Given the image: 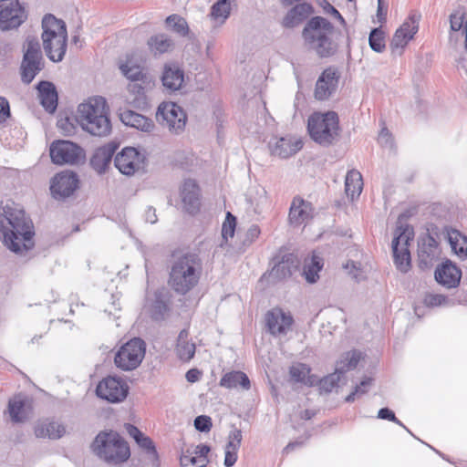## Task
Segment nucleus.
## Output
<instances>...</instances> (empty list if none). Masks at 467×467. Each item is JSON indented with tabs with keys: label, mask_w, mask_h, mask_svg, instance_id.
<instances>
[{
	"label": "nucleus",
	"mask_w": 467,
	"mask_h": 467,
	"mask_svg": "<svg viewBox=\"0 0 467 467\" xmlns=\"http://www.w3.org/2000/svg\"><path fill=\"white\" fill-rule=\"evenodd\" d=\"M34 433L36 438L58 440L66 433V427L58 421L46 419L35 424Z\"/></svg>",
	"instance_id": "27"
},
{
	"label": "nucleus",
	"mask_w": 467,
	"mask_h": 467,
	"mask_svg": "<svg viewBox=\"0 0 467 467\" xmlns=\"http://www.w3.org/2000/svg\"><path fill=\"white\" fill-rule=\"evenodd\" d=\"M10 116L9 102L4 97H0V124L4 123Z\"/></svg>",
	"instance_id": "57"
},
{
	"label": "nucleus",
	"mask_w": 467,
	"mask_h": 467,
	"mask_svg": "<svg viewBox=\"0 0 467 467\" xmlns=\"http://www.w3.org/2000/svg\"><path fill=\"white\" fill-rule=\"evenodd\" d=\"M180 462L182 467H205L208 460L204 457H197L187 450L181 456Z\"/></svg>",
	"instance_id": "47"
},
{
	"label": "nucleus",
	"mask_w": 467,
	"mask_h": 467,
	"mask_svg": "<svg viewBox=\"0 0 467 467\" xmlns=\"http://www.w3.org/2000/svg\"><path fill=\"white\" fill-rule=\"evenodd\" d=\"M167 26L180 36H186L189 31L188 24L184 18L178 15H171L166 18Z\"/></svg>",
	"instance_id": "46"
},
{
	"label": "nucleus",
	"mask_w": 467,
	"mask_h": 467,
	"mask_svg": "<svg viewBox=\"0 0 467 467\" xmlns=\"http://www.w3.org/2000/svg\"><path fill=\"white\" fill-rule=\"evenodd\" d=\"M371 385V379L367 378L363 379L359 385L356 386L355 389L346 397L347 402H353L357 396L365 394Z\"/></svg>",
	"instance_id": "52"
},
{
	"label": "nucleus",
	"mask_w": 467,
	"mask_h": 467,
	"mask_svg": "<svg viewBox=\"0 0 467 467\" xmlns=\"http://www.w3.org/2000/svg\"><path fill=\"white\" fill-rule=\"evenodd\" d=\"M42 42L47 57L53 62H60L67 51V31L63 20L48 14L42 19Z\"/></svg>",
	"instance_id": "4"
},
{
	"label": "nucleus",
	"mask_w": 467,
	"mask_h": 467,
	"mask_svg": "<svg viewBox=\"0 0 467 467\" xmlns=\"http://www.w3.org/2000/svg\"><path fill=\"white\" fill-rule=\"evenodd\" d=\"M136 443L148 454L149 459L153 462L158 461V452L151 439L142 434L137 439Z\"/></svg>",
	"instance_id": "49"
},
{
	"label": "nucleus",
	"mask_w": 467,
	"mask_h": 467,
	"mask_svg": "<svg viewBox=\"0 0 467 467\" xmlns=\"http://www.w3.org/2000/svg\"><path fill=\"white\" fill-rule=\"evenodd\" d=\"M161 81L166 89L170 91L179 90L184 81L183 71L177 66L167 65L164 67Z\"/></svg>",
	"instance_id": "31"
},
{
	"label": "nucleus",
	"mask_w": 467,
	"mask_h": 467,
	"mask_svg": "<svg viewBox=\"0 0 467 467\" xmlns=\"http://www.w3.org/2000/svg\"><path fill=\"white\" fill-rule=\"evenodd\" d=\"M57 125L59 129H61L65 132L66 135L69 136L75 132V127L70 122L68 118L60 119L57 121Z\"/></svg>",
	"instance_id": "58"
},
{
	"label": "nucleus",
	"mask_w": 467,
	"mask_h": 467,
	"mask_svg": "<svg viewBox=\"0 0 467 467\" xmlns=\"http://www.w3.org/2000/svg\"><path fill=\"white\" fill-rule=\"evenodd\" d=\"M338 75L331 67L325 69L317 80L315 88V98L317 100L327 99L337 89Z\"/></svg>",
	"instance_id": "19"
},
{
	"label": "nucleus",
	"mask_w": 467,
	"mask_h": 467,
	"mask_svg": "<svg viewBox=\"0 0 467 467\" xmlns=\"http://www.w3.org/2000/svg\"><path fill=\"white\" fill-rule=\"evenodd\" d=\"M116 150L117 145L113 142L107 143L98 148L90 160L92 167L99 173L105 171Z\"/></svg>",
	"instance_id": "29"
},
{
	"label": "nucleus",
	"mask_w": 467,
	"mask_h": 467,
	"mask_svg": "<svg viewBox=\"0 0 467 467\" xmlns=\"http://www.w3.org/2000/svg\"><path fill=\"white\" fill-rule=\"evenodd\" d=\"M449 42L456 46L464 36V47L467 52V11L464 5H459L449 16Z\"/></svg>",
	"instance_id": "17"
},
{
	"label": "nucleus",
	"mask_w": 467,
	"mask_h": 467,
	"mask_svg": "<svg viewBox=\"0 0 467 467\" xmlns=\"http://www.w3.org/2000/svg\"><path fill=\"white\" fill-rule=\"evenodd\" d=\"M312 13V6L306 3L298 4L289 10L283 19L285 27H294L303 22Z\"/></svg>",
	"instance_id": "33"
},
{
	"label": "nucleus",
	"mask_w": 467,
	"mask_h": 467,
	"mask_svg": "<svg viewBox=\"0 0 467 467\" xmlns=\"http://www.w3.org/2000/svg\"><path fill=\"white\" fill-rule=\"evenodd\" d=\"M50 157L55 164H78L84 158L83 150L68 140H57L50 146Z\"/></svg>",
	"instance_id": "12"
},
{
	"label": "nucleus",
	"mask_w": 467,
	"mask_h": 467,
	"mask_svg": "<svg viewBox=\"0 0 467 467\" xmlns=\"http://www.w3.org/2000/svg\"><path fill=\"white\" fill-rule=\"evenodd\" d=\"M156 119L163 128L173 134H180L185 129L186 114L176 103H161L158 108Z\"/></svg>",
	"instance_id": "11"
},
{
	"label": "nucleus",
	"mask_w": 467,
	"mask_h": 467,
	"mask_svg": "<svg viewBox=\"0 0 467 467\" xmlns=\"http://www.w3.org/2000/svg\"><path fill=\"white\" fill-rule=\"evenodd\" d=\"M340 378L341 377L337 373L334 372L320 380L317 379V382H319L320 389L325 392L332 391V389L339 382Z\"/></svg>",
	"instance_id": "50"
},
{
	"label": "nucleus",
	"mask_w": 467,
	"mask_h": 467,
	"mask_svg": "<svg viewBox=\"0 0 467 467\" xmlns=\"http://www.w3.org/2000/svg\"><path fill=\"white\" fill-rule=\"evenodd\" d=\"M413 237V228L404 221L403 215H400L397 221L391 246L394 263L397 268L403 273H407L410 268L409 245Z\"/></svg>",
	"instance_id": "8"
},
{
	"label": "nucleus",
	"mask_w": 467,
	"mask_h": 467,
	"mask_svg": "<svg viewBox=\"0 0 467 467\" xmlns=\"http://www.w3.org/2000/svg\"><path fill=\"white\" fill-rule=\"evenodd\" d=\"M126 430L128 433L135 440V441L143 434L137 427L131 424H128Z\"/></svg>",
	"instance_id": "63"
},
{
	"label": "nucleus",
	"mask_w": 467,
	"mask_h": 467,
	"mask_svg": "<svg viewBox=\"0 0 467 467\" xmlns=\"http://www.w3.org/2000/svg\"><path fill=\"white\" fill-rule=\"evenodd\" d=\"M169 296L164 289L154 293V297L150 305V317L155 320H161L168 312Z\"/></svg>",
	"instance_id": "34"
},
{
	"label": "nucleus",
	"mask_w": 467,
	"mask_h": 467,
	"mask_svg": "<svg viewBox=\"0 0 467 467\" xmlns=\"http://www.w3.org/2000/svg\"><path fill=\"white\" fill-rule=\"evenodd\" d=\"M235 230V218L230 213H227L226 220L222 226V237L227 242L228 238H232Z\"/></svg>",
	"instance_id": "51"
},
{
	"label": "nucleus",
	"mask_w": 467,
	"mask_h": 467,
	"mask_svg": "<svg viewBox=\"0 0 467 467\" xmlns=\"http://www.w3.org/2000/svg\"><path fill=\"white\" fill-rule=\"evenodd\" d=\"M44 67L40 45L36 37L28 36L26 40L25 52L21 63V79L29 84Z\"/></svg>",
	"instance_id": "9"
},
{
	"label": "nucleus",
	"mask_w": 467,
	"mask_h": 467,
	"mask_svg": "<svg viewBox=\"0 0 467 467\" xmlns=\"http://www.w3.org/2000/svg\"><path fill=\"white\" fill-rule=\"evenodd\" d=\"M418 255L421 268L430 267L440 255L437 241L430 234L423 236L419 242Z\"/></svg>",
	"instance_id": "22"
},
{
	"label": "nucleus",
	"mask_w": 467,
	"mask_h": 467,
	"mask_svg": "<svg viewBox=\"0 0 467 467\" xmlns=\"http://www.w3.org/2000/svg\"><path fill=\"white\" fill-rule=\"evenodd\" d=\"M0 233L4 245L16 254H22L34 246L33 223L18 206L4 208L0 216Z\"/></svg>",
	"instance_id": "1"
},
{
	"label": "nucleus",
	"mask_w": 467,
	"mask_h": 467,
	"mask_svg": "<svg viewBox=\"0 0 467 467\" xmlns=\"http://www.w3.org/2000/svg\"><path fill=\"white\" fill-rule=\"evenodd\" d=\"M41 105L45 109L53 113L57 107V93L56 87L49 81H40L36 87Z\"/></svg>",
	"instance_id": "30"
},
{
	"label": "nucleus",
	"mask_w": 467,
	"mask_h": 467,
	"mask_svg": "<svg viewBox=\"0 0 467 467\" xmlns=\"http://www.w3.org/2000/svg\"><path fill=\"white\" fill-rule=\"evenodd\" d=\"M313 216V207L309 202L295 197L290 206L289 222L294 225L306 223Z\"/></svg>",
	"instance_id": "26"
},
{
	"label": "nucleus",
	"mask_w": 467,
	"mask_h": 467,
	"mask_svg": "<svg viewBox=\"0 0 467 467\" xmlns=\"http://www.w3.org/2000/svg\"><path fill=\"white\" fill-rule=\"evenodd\" d=\"M359 359H360L359 352H358L356 350L346 352L337 361L335 372L337 373L341 377L347 371L354 369L357 367Z\"/></svg>",
	"instance_id": "42"
},
{
	"label": "nucleus",
	"mask_w": 467,
	"mask_h": 467,
	"mask_svg": "<svg viewBox=\"0 0 467 467\" xmlns=\"http://www.w3.org/2000/svg\"><path fill=\"white\" fill-rule=\"evenodd\" d=\"M212 420L209 416L201 415L195 418L194 427L202 432H207L212 428Z\"/></svg>",
	"instance_id": "54"
},
{
	"label": "nucleus",
	"mask_w": 467,
	"mask_h": 467,
	"mask_svg": "<svg viewBox=\"0 0 467 467\" xmlns=\"http://www.w3.org/2000/svg\"><path fill=\"white\" fill-rule=\"evenodd\" d=\"M145 157L135 148L123 149L115 157V167L125 175H133L144 168Z\"/></svg>",
	"instance_id": "16"
},
{
	"label": "nucleus",
	"mask_w": 467,
	"mask_h": 467,
	"mask_svg": "<svg viewBox=\"0 0 467 467\" xmlns=\"http://www.w3.org/2000/svg\"><path fill=\"white\" fill-rule=\"evenodd\" d=\"M446 296L439 294H427L424 296V304L427 306H441L446 303Z\"/></svg>",
	"instance_id": "53"
},
{
	"label": "nucleus",
	"mask_w": 467,
	"mask_h": 467,
	"mask_svg": "<svg viewBox=\"0 0 467 467\" xmlns=\"http://www.w3.org/2000/svg\"><path fill=\"white\" fill-rule=\"evenodd\" d=\"M220 386L225 389H237L240 387L244 390H248L251 384L249 378L243 371H231L222 377Z\"/></svg>",
	"instance_id": "35"
},
{
	"label": "nucleus",
	"mask_w": 467,
	"mask_h": 467,
	"mask_svg": "<svg viewBox=\"0 0 467 467\" xmlns=\"http://www.w3.org/2000/svg\"><path fill=\"white\" fill-rule=\"evenodd\" d=\"M231 13V0H218L211 7L210 17L218 25H223Z\"/></svg>",
	"instance_id": "44"
},
{
	"label": "nucleus",
	"mask_w": 467,
	"mask_h": 467,
	"mask_svg": "<svg viewBox=\"0 0 467 467\" xmlns=\"http://www.w3.org/2000/svg\"><path fill=\"white\" fill-rule=\"evenodd\" d=\"M307 130L313 140L329 145L338 133V117L336 112H315L308 118Z\"/></svg>",
	"instance_id": "7"
},
{
	"label": "nucleus",
	"mask_w": 467,
	"mask_h": 467,
	"mask_svg": "<svg viewBox=\"0 0 467 467\" xmlns=\"http://www.w3.org/2000/svg\"><path fill=\"white\" fill-rule=\"evenodd\" d=\"M31 411V400L26 395L18 394L9 400L8 414L12 421H26L30 417Z\"/></svg>",
	"instance_id": "23"
},
{
	"label": "nucleus",
	"mask_w": 467,
	"mask_h": 467,
	"mask_svg": "<svg viewBox=\"0 0 467 467\" xmlns=\"http://www.w3.org/2000/svg\"><path fill=\"white\" fill-rule=\"evenodd\" d=\"M176 353L182 361L191 360L195 354V344L190 340L187 329H182L178 336Z\"/></svg>",
	"instance_id": "36"
},
{
	"label": "nucleus",
	"mask_w": 467,
	"mask_h": 467,
	"mask_svg": "<svg viewBox=\"0 0 467 467\" xmlns=\"http://www.w3.org/2000/svg\"><path fill=\"white\" fill-rule=\"evenodd\" d=\"M420 15L417 13L410 14L403 24L396 30L390 42L392 53L401 55L408 43L413 39L419 30V22Z\"/></svg>",
	"instance_id": "13"
},
{
	"label": "nucleus",
	"mask_w": 467,
	"mask_h": 467,
	"mask_svg": "<svg viewBox=\"0 0 467 467\" xmlns=\"http://www.w3.org/2000/svg\"><path fill=\"white\" fill-rule=\"evenodd\" d=\"M129 387L127 383L117 377H107L97 386L98 397L111 403H118L124 400L128 395Z\"/></svg>",
	"instance_id": "15"
},
{
	"label": "nucleus",
	"mask_w": 467,
	"mask_h": 467,
	"mask_svg": "<svg viewBox=\"0 0 467 467\" xmlns=\"http://www.w3.org/2000/svg\"><path fill=\"white\" fill-rule=\"evenodd\" d=\"M291 379L307 386H313L317 383V378L310 375V368L306 364L297 363L291 366L289 369Z\"/></svg>",
	"instance_id": "39"
},
{
	"label": "nucleus",
	"mask_w": 467,
	"mask_h": 467,
	"mask_svg": "<svg viewBox=\"0 0 467 467\" xmlns=\"http://www.w3.org/2000/svg\"><path fill=\"white\" fill-rule=\"evenodd\" d=\"M148 46L150 52L156 56L171 51L173 47V42L167 35L158 34L150 37Z\"/></svg>",
	"instance_id": "41"
},
{
	"label": "nucleus",
	"mask_w": 467,
	"mask_h": 467,
	"mask_svg": "<svg viewBox=\"0 0 467 467\" xmlns=\"http://www.w3.org/2000/svg\"><path fill=\"white\" fill-rule=\"evenodd\" d=\"M368 44L370 48L377 53H381L385 50V34L381 28L378 27L371 30L368 36Z\"/></svg>",
	"instance_id": "45"
},
{
	"label": "nucleus",
	"mask_w": 467,
	"mask_h": 467,
	"mask_svg": "<svg viewBox=\"0 0 467 467\" xmlns=\"http://www.w3.org/2000/svg\"><path fill=\"white\" fill-rule=\"evenodd\" d=\"M302 147V140L292 136L275 138L269 142L271 154L283 159L296 154Z\"/></svg>",
	"instance_id": "20"
},
{
	"label": "nucleus",
	"mask_w": 467,
	"mask_h": 467,
	"mask_svg": "<svg viewBox=\"0 0 467 467\" xmlns=\"http://www.w3.org/2000/svg\"><path fill=\"white\" fill-rule=\"evenodd\" d=\"M388 5L385 3V0H378V10L377 16L379 20L385 19L387 16Z\"/></svg>",
	"instance_id": "62"
},
{
	"label": "nucleus",
	"mask_w": 467,
	"mask_h": 467,
	"mask_svg": "<svg viewBox=\"0 0 467 467\" xmlns=\"http://www.w3.org/2000/svg\"><path fill=\"white\" fill-rule=\"evenodd\" d=\"M145 352V342L139 337H134L124 344L116 353L115 364L122 370H133L142 362Z\"/></svg>",
	"instance_id": "10"
},
{
	"label": "nucleus",
	"mask_w": 467,
	"mask_h": 467,
	"mask_svg": "<svg viewBox=\"0 0 467 467\" xmlns=\"http://www.w3.org/2000/svg\"><path fill=\"white\" fill-rule=\"evenodd\" d=\"M121 73L129 79L132 81L140 80L142 78L141 67L133 64L131 61H126L124 64L119 66Z\"/></svg>",
	"instance_id": "48"
},
{
	"label": "nucleus",
	"mask_w": 467,
	"mask_h": 467,
	"mask_svg": "<svg viewBox=\"0 0 467 467\" xmlns=\"http://www.w3.org/2000/svg\"><path fill=\"white\" fill-rule=\"evenodd\" d=\"M334 27L324 17L311 18L303 30V37L308 47L319 57L332 56L336 51V45L331 40Z\"/></svg>",
	"instance_id": "5"
},
{
	"label": "nucleus",
	"mask_w": 467,
	"mask_h": 467,
	"mask_svg": "<svg viewBox=\"0 0 467 467\" xmlns=\"http://www.w3.org/2000/svg\"><path fill=\"white\" fill-rule=\"evenodd\" d=\"M260 233V228L257 225H252L246 233L245 242H247L248 244H251L255 239L258 238Z\"/></svg>",
	"instance_id": "60"
},
{
	"label": "nucleus",
	"mask_w": 467,
	"mask_h": 467,
	"mask_svg": "<svg viewBox=\"0 0 467 467\" xmlns=\"http://www.w3.org/2000/svg\"><path fill=\"white\" fill-rule=\"evenodd\" d=\"M181 197L185 210L194 213L200 206V191L194 180L187 179L181 188Z\"/></svg>",
	"instance_id": "25"
},
{
	"label": "nucleus",
	"mask_w": 467,
	"mask_h": 467,
	"mask_svg": "<svg viewBox=\"0 0 467 467\" xmlns=\"http://www.w3.org/2000/svg\"><path fill=\"white\" fill-rule=\"evenodd\" d=\"M202 260L197 253L186 252L173 258L169 274V285L179 295H186L200 281Z\"/></svg>",
	"instance_id": "2"
},
{
	"label": "nucleus",
	"mask_w": 467,
	"mask_h": 467,
	"mask_svg": "<svg viewBox=\"0 0 467 467\" xmlns=\"http://www.w3.org/2000/svg\"><path fill=\"white\" fill-rule=\"evenodd\" d=\"M93 452L110 465H119L130 456V447L116 432H100L92 442Z\"/></svg>",
	"instance_id": "6"
},
{
	"label": "nucleus",
	"mask_w": 467,
	"mask_h": 467,
	"mask_svg": "<svg viewBox=\"0 0 467 467\" xmlns=\"http://www.w3.org/2000/svg\"><path fill=\"white\" fill-rule=\"evenodd\" d=\"M461 270L451 261H446L435 270V279L441 285L447 288L456 287L461 281Z\"/></svg>",
	"instance_id": "24"
},
{
	"label": "nucleus",
	"mask_w": 467,
	"mask_h": 467,
	"mask_svg": "<svg viewBox=\"0 0 467 467\" xmlns=\"http://www.w3.org/2000/svg\"><path fill=\"white\" fill-rule=\"evenodd\" d=\"M293 318L281 309L275 308L266 314V325L270 333L275 337L286 335L291 329Z\"/></svg>",
	"instance_id": "21"
},
{
	"label": "nucleus",
	"mask_w": 467,
	"mask_h": 467,
	"mask_svg": "<svg viewBox=\"0 0 467 467\" xmlns=\"http://www.w3.org/2000/svg\"><path fill=\"white\" fill-rule=\"evenodd\" d=\"M241 441L242 431L238 429L231 431L224 450V465L226 467H232L236 462Z\"/></svg>",
	"instance_id": "32"
},
{
	"label": "nucleus",
	"mask_w": 467,
	"mask_h": 467,
	"mask_svg": "<svg viewBox=\"0 0 467 467\" xmlns=\"http://www.w3.org/2000/svg\"><path fill=\"white\" fill-rule=\"evenodd\" d=\"M363 189L361 173L357 170L348 171L345 179V192L351 200L358 198Z\"/></svg>",
	"instance_id": "37"
},
{
	"label": "nucleus",
	"mask_w": 467,
	"mask_h": 467,
	"mask_svg": "<svg viewBox=\"0 0 467 467\" xmlns=\"http://www.w3.org/2000/svg\"><path fill=\"white\" fill-rule=\"evenodd\" d=\"M324 11L327 13V14H330L332 15L333 16H335L336 18H337L341 23H344V18L342 17V16L340 15V13L332 5H330L327 1L326 0H323L322 4H321Z\"/></svg>",
	"instance_id": "59"
},
{
	"label": "nucleus",
	"mask_w": 467,
	"mask_h": 467,
	"mask_svg": "<svg viewBox=\"0 0 467 467\" xmlns=\"http://www.w3.org/2000/svg\"><path fill=\"white\" fill-rule=\"evenodd\" d=\"M210 451V447L205 444L197 445L192 451L197 457H204L207 459V454Z\"/></svg>",
	"instance_id": "61"
},
{
	"label": "nucleus",
	"mask_w": 467,
	"mask_h": 467,
	"mask_svg": "<svg viewBox=\"0 0 467 467\" xmlns=\"http://www.w3.org/2000/svg\"><path fill=\"white\" fill-rule=\"evenodd\" d=\"M378 418L381 420H388L392 421L404 429H406L409 432L410 431L403 425V423L395 416L394 412L388 408H382L378 412Z\"/></svg>",
	"instance_id": "55"
},
{
	"label": "nucleus",
	"mask_w": 467,
	"mask_h": 467,
	"mask_svg": "<svg viewBox=\"0 0 467 467\" xmlns=\"http://www.w3.org/2000/svg\"><path fill=\"white\" fill-rule=\"evenodd\" d=\"M78 186V179L72 171H62L55 175L50 183V191L55 199H64L70 196Z\"/></svg>",
	"instance_id": "18"
},
{
	"label": "nucleus",
	"mask_w": 467,
	"mask_h": 467,
	"mask_svg": "<svg viewBox=\"0 0 467 467\" xmlns=\"http://www.w3.org/2000/svg\"><path fill=\"white\" fill-rule=\"evenodd\" d=\"M104 105L102 98L90 99L78 105L75 119L83 130L98 137L110 133L111 123L105 113Z\"/></svg>",
	"instance_id": "3"
},
{
	"label": "nucleus",
	"mask_w": 467,
	"mask_h": 467,
	"mask_svg": "<svg viewBox=\"0 0 467 467\" xmlns=\"http://www.w3.org/2000/svg\"><path fill=\"white\" fill-rule=\"evenodd\" d=\"M297 266V260L293 254H288L273 267L271 275L276 278H286L296 270Z\"/></svg>",
	"instance_id": "40"
},
{
	"label": "nucleus",
	"mask_w": 467,
	"mask_h": 467,
	"mask_svg": "<svg viewBox=\"0 0 467 467\" xmlns=\"http://www.w3.org/2000/svg\"><path fill=\"white\" fill-rule=\"evenodd\" d=\"M185 377L189 382H196L197 380H199L200 371L196 368L190 369L187 371Z\"/></svg>",
	"instance_id": "64"
},
{
	"label": "nucleus",
	"mask_w": 467,
	"mask_h": 467,
	"mask_svg": "<svg viewBox=\"0 0 467 467\" xmlns=\"http://www.w3.org/2000/svg\"><path fill=\"white\" fill-rule=\"evenodd\" d=\"M447 239L451 251L460 258L467 257V236L460 231L451 229L447 232Z\"/></svg>",
	"instance_id": "38"
},
{
	"label": "nucleus",
	"mask_w": 467,
	"mask_h": 467,
	"mask_svg": "<svg viewBox=\"0 0 467 467\" xmlns=\"http://www.w3.org/2000/svg\"><path fill=\"white\" fill-rule=\"evenodd\" d=\"M378 140L381 146L386 148H392V137L386 128H383L380 130Z\"/></svg>",
	"instance_id": "56"
},
{
	"label": "nucleus",
	"mask_w": 467,
	"mask_h": 467,
	"mask_svg": "<svg viewBox=\"0 0 467 467\" xmlns=\"http://www.w3.org/2000/svg\"><path fill=\"white\" fill-rule=\"evenodd\" d=\"M119 119L124 125L135 128L143 132H151L155 128L152 119L133 110L126 109L121 111L119 113Z\"/></svg>",
	"instance_id": "28"
},
{
	"label": "nucleus",
	"mask_w": 467,
	"mask_h": 467,
	"mask_svg": "<svg viewBox=\"0 0 467 467\" xmlns=\"http://www.w3.org/2000/svg\"><path fill=\"white\" fill-rule=\"evenodd\" d=\"M322 267L323 260L318 255L314 254L310 259H306L303 271L306 280L310 284L316 283Z\"/></svg>",
	"instance_id": "43"
},
{
	"label": "nucleus",
	"mask_w": 467,
	"mask_h": 467,
	"mask_svg": "<svg viewBox=\"0 0 467 467\" xmlns=\"http://www.w3.org/2000/svg\"><path fill=\"white\" fill-rule=\"evenodd\" d=\"M26 19L24 6L18 0H0V27L17 28Z\"/></svg>",
	"instance_id": "14"
}]
</instances>
